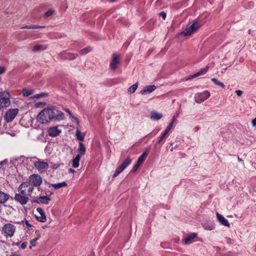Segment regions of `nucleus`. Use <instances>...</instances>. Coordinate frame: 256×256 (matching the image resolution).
I'll return each instance as SVG.
<instances>
[{
  "label": "nucleus",
  "mask_w": 256,
  "mask_h": 256,
  "mask_svg": "<svg viewBox=\"0 0 256 256\" xmlns=\"http://www.w3.org/2000/svg\"><path fill=\"white\" fill-rule=\"evenodd\" d=\"M22 93L24 96H28L34 93V90L31 89H24L22 91Z\"/></svg>",
  "instance_id": "obj_28"
},
{
  "label": "nucleus",
  "mask_w": 256,
  "mask_h": 256,
  "mask_svg": "<svg viewBox=\"0 0 256 256\" xmlns=\"http://www.w3.org/2000/svg\"><path fill=\"white\" fill-rule=\"evenodd\" d=\"M36 211L38 212V214L36 215V220L41 222H46V218L42 209L40 208H36Z\"/></svg>",
  "instance_id": "obj_13"
},
{
  "label": "nucleus",
  "mask_w": 256,
  "mask_h": 256,
  "mask_svg": "<svg viewBox=\"0 0 256 256\" xmlns=\"http://www.w3.org/2000/svg\"><path fill=\"white\" fill-rule=\"evenodd\" d=\"M168 134V133L164 132L160 136V139L158 141V143H162L163 142V140L166 138Z\"/></svg>",
  "instance_id": "obj_33"
},
{
  "label": "nucleus",
  "mask_w": 256,
  "mask_h": 256,
  "mask_svg": "<svg viewBox=\"0 0 256 256\" xmlns=\"http://www.w3.org/2000/svg\"><path fill=\"white\" fill-rule=\"evenodd\" d=\"M160 16H161L163 20H165L166 18V14L164 12H162L159 14Z\"/></svg>",
  "instance_id": "obj_41"
},
{
  "label": "nucleus",
  "mask_w": 256,
  "mask_h": 256,
  "mask_svg": "<svg viewBox=\"0 0 256 256\" xmlns=\"http://www.w3.org/2000/svg\"><path fill=\"white\" fill-rule=\"evenodd\" d=\"M172 122H170L168 126V127L166 128L165 130L164 131V132H166V133H168L170 130H171L172 126Z\"/></svg>",
  "instance_id": "obj_40"
},
{
  "label": "nucleus",
  "mask_w": 256,
  "mask_h": 256,
  "mask_svg": "<svg viewBox=\"0 0 256 256\" xmlns=\"http://www.w3.org/2000/svg\"><path fill=\"white\" fill-rule=\"evenodd\" d=\"M162 114L157 112H152L150 118L151 119L158 120H160L162 118Z\"/></svg>",
  "instance_id": "obj_23"
},
{
  "label": "nucleus",
  "mask_w": 256,
  "mask_h": 256,
  "mask_svg": "<svg viewBox=\"0 0 256 256\" xmlns=\"http://www.w3.org/2000/svg\"><path fill=\"white\" fill-rule=\"evenodd\" d=\"M80 159V154H77L76 158L72 160V166L74 168H77L79 166V162Z\"/></svg>",
  "instance_id": "obj_21"
},
{
  "label": "nucleus",
  "mask_w": 256,
  "mask_h": 256,
  "mask_svg": "<svg viewBox=\"0 0 256 256\" xmlns=\"http://www.w3.org/2000/svg\"><path fill=\"white\" fill-rule=\"evenodd\" d=\"M90 49L89 48H86L80 50L79 52L81 54H84L88 53L89 52H90Z\"/></svg>",
  "instance_id": "obj_34"
},
{
  "label": "nucleus",
  "mask_w": 256,
  "mask_h": 256,
  "mask_svg": "<svg viewBox=\"0 0 256 256\" xmlns=\"http://www.w3.org/2000/svg\"><path fill=\"white\" fill-rule=\"evenodd\" d=\"M77 56L78 54H76L66 53L65 54L64 58L70 60H73L75 59Z\"/></svg>",
  "instance_id": "obj_27"
},
{
  "label": "nucleus",
  "mask_w": 256,
  "mask_h": 256,
  "mask_svg": "<svg viewBox=\"0 0 256 256\" xmlns=\"http://www.w3.org/2000/svg\"><path fill=\"white\" fill-rule=\"evenodd\" d=\"M74 120L76 121L77 123H78V124L79 121H78V118H74Z\"/></svg>",
  "instance_id": "obj_57"
},
{
  "label": "nucleus",
  "mask_w": 256,
  "mask_h": 256,
  "mask_svg": "<svg viewBox=\"0 0 256 256\" xmlns=\"http://www.w3.org/2000/svg\"><path fill=\"white\" fill-rule=\"evenodd\" d=\"M204 228L206 230H213L215 228V226L214 224H203Z\"/></svg>",
  "instance_id": "obj_30"
},
{
  "label": "nucleus",
  "mask_w": 256,
  "mask_h": 256,
  "mask_svg": "<svg viewBox=\"0 0 256 256\" xmlns=\"http://www.w3.org/2000/svg\"><path fill=\"white\" fill-rule=\"evenodd\" d=\"M131 162V159L130 158H127L120 166L124 170Z\"/></svg>",
  "instance_id": "obj_26"
},
{
  "label": "nucleus",
  "mask_w": 256,
  "mask_h": 256,
  "mask_svg": "<svg viewBox=\"0 0 256 256\" xmlns=\"http://www.w3.org/2000/svg\"><path fill=\"white\" fill-rule=\"evenodd\" d=\"M18 190L22 194L30 196L34 190V186L30 182H26L20 184Z\"/></svg>",
  "instance_id": "obj_5"
},
{
  "label": "nucleus",
  "mask_w": 256,
  "mask_h": 256,
  "mask_svg": "<svg viewBox=\"0 0 256 256\" xmlns=\"http://www.w3.org/2000/svg\"><path fill=\"white\" fill-rule=\"evenodd\" d=\"M52 186L54 189H58L60 188L66 186H67L66 183L65 182H58L56 184H51Z\"/></svg>",
  "instance_id": "obj_22"
},
{
  "label": "nucleus",
  "mask_w": 256,
  "mask_h": 256,
  "mask_svg": "<svg viewBox=\"0 0 256 256\" xmlns=\"http://www.w3.org/2000/svg\"><path fill=\"white\" fill-rule=\"evenodd\" d=\"M5 70L6 68L4 66H0V74H4Z\"/></svg>",
  "instance_id": "obj_45"
},
{
  "label": "nucleus",
  "mask_w": 256,
  "mask_h": 256,
  "mask_svg": "<svg viewBox=\"0 0 256 256\" xmlns=\"http://www.w3.org/2000/svg\"><path fill=\"white\" fill-rule=\"evenodd\" d=\"M38 239V238H34L32 240H30V248H31L32 246H36V242Z\"/></svg>",
  "instance_id": "obj_36"
},
{
  "label": "nucleus",
  "mask_w": 256,
  "mask_h": 256,
  "mask_svg": "<svg viewBox=\"0 0 256 256\" xmlns=\"http://www.w3.org/2000/svg\"><path fill=\"white\" fill-rule=\"evenodd\" d=\"M45 26H40L38 25H31L30 29H36V28H44Z\"/></svg>",
  "instance_id": "obj_38"
},
{
  "label": "nucleus",
  "mask_w": 256,
  "mask_h": 256,
  "mask_svg": "<svg viewBox=\"0 0 256 256\" xmlns=\"http://www.w3.org/2000/svg\"><path fill=\"white\" fill-rule=\"evenodd\" d=\"M124 169L121 167L120 166H118L116 170L114 173V174L112 177L115 178L117 176L120 172H122Z\"/></svg>",
  "instance_id": "obj_32"
},
{
  "label": "nucleus",
  "mask_w": 256,
  "mask_h": 256,
  "mask_svg": "<svg viewBox=\"0 0 256 256\" xmlns=\"http://www.w3.org/2000/svg\"><path fill=\"white\" fill-rule=\"evenodd\" d=\"M16 230V227L11 223H8L4 225L2 228V234L6 238L12 237Z\"/></svg>",
  "instance_id": "obj_3"
},
{
  "label": "nucleus",
  "mask_w": 256,
  "mask_h": 256,
  "mask_svg": "<svg viewBox=\"0 0 256 256\" xmlns=\"http://www.w3.org/2000/svg\"><path fill=\"white\" fill-rule=\"evenodd\" d=\"M156 87L154 85H151L148 86H146L140 92V93L142 94H147L151 93L152 92H154L156 89Z\"/></svg>",
  "instance_id": "obj_17"
},
{
  "label": "nucleus",
  "mask_w": 256,
  "mask_h": 256,
  "mask_svg": "<svg viewBox=\"0 0 256 256\" xmlns=\"http://www.w3.org/2000/svg\"><path fill=\"white\" fill-rule=\"evenodd\" d=\"M27 246V243L26 242H22L20 245V248L22 249H24Z\"/></svg>",
  "instance_id": "obj_47"
},
{
  "label": "nucleus",
  "mask_w": 256,
  "mask_h": 256,
  "mask_svg": "<svg viewBox=\"0 0 256 256\" xmlns=\"http://www.w3.org/2000/svg\"><path fill=\"white\" fill-rule=\"evenodd\" d=\"M10 256H20V254H11Z\"/></svg>",
  "instance_id": "obj_56"
},
{
  "label": "nucleus",
  "mask_w": 256,
  "mask_h": 256,
  "mask_svg": "<svg viewBox=\"0 0 256 256\" xmlns=\"http://www.w3.org/2000/svg\"><path fill=\"white\" fill-rule=\"evenodd\" d=\"M2 204H0V213L1 212H2Z\"/></svg>",
  "instance_id": "obj_58"
},
{
  "label": "nucleus",
  "mask_w": 256,
  "mask_h": 256,
  "mask_svg": "<svg viewBox=\"0 0 256 256\" xmlns=\"http://www.w3.org/2000/svg\"><path fill=\"white\" fill-rule=\"evenodd\" d=\"M46 48V46L44 45H42V44H36L33 48V51L34 52H38L40 50H45Z\"/></svg>",
  "instance_id": "obj_24"
},
{
  "label": "nucleus",
  "mask_w": 256,
  "mask_h": 256,
  "mask_svg": "<svg viewBox=\"0 0 256 256\" xmlns=\"http://www.w3.org/2000/svg\"><path fill=\"white\" fill-rule=\"evenodd\" d=\"M65 111L70 116H72V114L70 112V111L68 109H66Z\"/></svg>",
  "instance_id": "obj_53"
},
{
  "label": "nucleus",
  "mask_w": 256,
  "mask_h": 256,
  "mask_svg": "<svg viewBox=\"0 0 256 256\" xmlns=\"http://www.w3.org/2000/svg\"><path fill=\"white\" fill-rule=\"evenodd\" d=\"M109 0L110 2H115L116 0Z\"/></svg>",
  "instance_id": "obj_59"
},
{
  "label": "nucleus",
  "mask_w": 256,
  "mask_h": 256,
  "mask_svg": "<svg viewBox=\"0 0 256 256\" xmlns=\"http://www.w3.org/2000/svg\"><path fill=\"white\" fill-rule=\"evenodd\" d=\"M26 160H30L40 173L46 172L48 168V164L47 162L41 160L36 157L27 158Z\"/></svg>",
  "instance_id": "obj_2"
},
{
  "label": "nucleus",
  "mask_w": 256,
  "mask_h": 256,
  "mask_svg": "<svg viewBox=\"0 0 256 256\" xmlns=\"http://www.w3.org/2000/svg\"><path fill=\"white\" fill-rule=\"evenodd\" d=\"M238 160L239 161H240H240H242V160H241L240 158H238Z\"/></svg>",
  "instance_id": "obj_61"
},
{
  "label": "nucleus",
  "mask_w": 256,
  "mask_h": 256,
  "mask_svg": "<svg viewBox=\"0 0 256 256\" xmlns=\"http://www.w3.org/2000/svg\"><path fill=\"white\" fill-rule=\"evenodd\" d=\"M50 200L51 199L48 196H40L36 198V200H34V202L39 204H48Z\"/></svg>",
  "instance_id": "obj_12"
},
{
  "label": "nucleus",
  "mask_w": 256,
  "mask_h": 256,
  "mask_svg": "<svg viewBox=\"0 0 256 256\" xmlns=\"http://www.w3.org/2000/svg\"><path fill=\"white\" fill-rule=\"evenodd\" d=\"M138 82L134 84L128 89V92L130 94L134 93L138 87Z\"/></svg>",
  "instance_id": "obj_25"
},
{
  "label": "nucleus",
  "mask_w": 256,
  "mask_h": 256,
  "mask_svg": "<svg viewBox=\"0 0 256 256\" xmlns=\"http://www.w3.org/2000/svg\"><path fill=\"white\" fill-rule=\"evenodd\" d=\"M178 114H175L174 116V117H173V118L172 120V121L171 122H172V124L175 122L176 118H178Z\"/></svg>",
  "instance_id": "obj_49"
},
{
  "label": "nucleus",
  "mask_w": 256,
  "mask_h": 256,
  "mask_svg": "<svg viewBox=\"0 0 256 256\" xmlns=\"http://www.w3.org/2000/svg\"><path fill=\"white\" fill-rule=\"evenodd\" d=\"M210 96V92L208 90H206L202 92L196 94L194 96V100L197 103H201L208 99Z\"/></svg>",
  "instance_id": "obj_8"
},
{
  "label": "nucleus",
  "mask_w": 256,
  "mask_h": 256,
  "mask_svg": "<svg viewBox=\"0 0 256 256\" xmlns=\"http://www.w3.org/2000/svg\"><path fill=\"white\" fill-rule=\"evenodd\" d=\"M140 164L136 162V164L133 166L132 169V172H134L137 170L138 168H139Z\"/></svg>",
  "instance_id": "obj_39"
},
{
  "label": "nucleus",
  "mask_w": 256,
  "mask_h": 256,
  "mask_svg": "<svg viewBox=\"0 0 256 256\" xmlns=\"http://www.w3.org/2000/svg\"><path fill=\"white\" fill-rule=\"evenodd\" d=\"M84 136H85L84 134L82 133L78 130H76V136L78 140H80V141H83L84 139Z\"/></svg>",
  "instance_id": "obj_29"
},
{
  "label": "nucleus",
  "mask_w": 256,
  "mask_h": 256,
  "mask_svg": "<svg viewBox=\"0 0 256 256\" xmlns=\"http://www.w3.org/2000/svg\"><path fill=\"white\" fill-rule=\"evenodd\" d=\"M54 11L52 10H50L48 11H47L44 14V16L45 18L48 17L50 16H52L54 14Z\"/></svg>",
  "instance_id": "obj_35"
},
{
  "label": "nucleus",
  "mask_w": 256,
  "mask_h": 256,
  "mask_svg": "<svg viewBox=\"0 0 256 256\" xmlns=\"http://www.w3.org/2000/svg\"><path fill=\"white\" fill-rule=\"evenodd\" d=\"M202 74V72L201 70H200L199 72L195 74L194 76H192V78H195L198 76H200V75Z\"/></svg>",
  "instance_id": "obj_42"
},
{
  "label": "nucleus",
  "mask_w": 256,
  "mask_h": 256,
  "mask_svg": "<svg viewBox=\"0 0 256 256\" xmlns=\"http://www.w3.org/2000/svg\"><path fill=\"white\" fill-rule=\"evenodd\" d=\"M14 198L16 201L19 202L22 205L26 204L29 200L28 196L22 194L20 192V193L16 194L14 196Z\"/></svg>",
  "instance_id": "obj_10"
},
{
  "label": "nucleus",
  "mask_w": 256,
  "mask_h": 256,
  "mask_svg": "<svg viewBox=\"0 0 256 256\" xmlns=\"http://www.w3.org/2000/svg\"><path fill=\"white\" fill-rule=\"evenodd\" d=\"M28 182L32 184L33 186H38L42 182V176L38 174H33L30 176Z\"/></svg>",
  "instance_id": "obj_9"
},
{
  "label": "nucleus",
  "mask_w": 256,
  "mask_h": 256,
  "mask_svg": "<svg viewBox=\"0 0 256 256\" xmlns=\"http://www.w3.org/2000/svg\"><path fill=\"white\" fill-rule=\"evenodd\" d=\"M18 112V108L9 109L4 116V120L8 122H12L15 118Z\"/></svg>",
  "instance_id": "obj_7"
},
{
  "label": "nucleus",
  "mask_w": 256,
  "mask_h": 256,
  "mask_svg": "<svg viewBox=\"0 0 256 256\" xmlns=\"http://www.w3.org/2000/svg\"><path fill=\"white\" fill-rule=\"evenodd\" d=\"M235 92L238 96H240L243 94V92L240 90H236Z\"/></svg>",
  "instance_id": "obj_43"
},
{
  "label": "nucleus",
  "mask_w": 256,
  "mask_h": 256,
  "mask_svg": "<svg viewBox=\"0 0 256 256\" xmlns=\"http://www.w3.org/2000/svg\"><path fill=\"white\" fill-rule=\"evenodd\" d=\"M211 80L216 85L220 86L223 88H224V84L223 83L219 82L216 78H212L211 79Z\"/></svg>",
  "instance_id": "obj_31"
},
{
  "label": "nucleus",
  "mask_w": 256,
  "mask_h": 256,
  "mask_svg": "<svg viewBox=\"0 0 256 256\" xmlns=\"http://www.w3.org/2000/svg\"><path fill=\"white\" fill-rule=\"evenodd\" d=\"M78 152V154H80V157H81L82 156L85 154L86 147L82 142L79 143Z\"/></svg>",
  "instance_id": "obj_19"
},
{
  "label": "nucleus",
  "mask_w": 256,
  "mask_h": 256,
  "mask_svg": "<svg viewBox=\"0 0 256 256\" xmlns=\"http://www.w3.org/2000/svg\"><path fill=\"white\" fill-rule=\"evenodd\" d=\"M252 126H255L256 125V118H254L252 122Z\"/></svg>",
  "instance_id": "obj_51"
},
{
  "label": "nucleus",
  "mask_w": 256,
  "mask_h": 256,
  "mask_svg": "<svg viewBox=\"0 0 256 256\" xmlns=\"http://www.w3.org/2000/svg\"><path fill=\"white\" fill-rule=\"evenodd\" d=\"M10 95L8 92L4 91L0 93V109L8 106L10 104Z\"/></svg>",
  "instance_id": "obj_4"
},
{
  "label": "nucleus",
  "mask_w": 256,
  "mask_h": 256,
  "mask_svg": "<svg viewBox=\"0 0 256 256\" xmlns=\"http://www.w3.org/2000/svg\"><path fill=\"white\" fill-rule=\"evenodd\" d=\"M64 118L62 112L56 108H44L42 110L37 116V120L41 124H47L51 120L60 121Z\"/></svg>",
  "instance_id": "obj_1"
},
{
  "label": "nucleus",
  "mask_w": 256,
  "mask_h": 256,
  "mask_svg": "<svg viewBox=\"0 0 256 256\" xmlns=\"http://www.w3.org/2000/svg\"><path fill=\"white\" fill-rule=\"evenodd\" d=\"M46 95H47L46 94L42 92L40 94H36L32 96V98H38L40 97L46 96Z\"/></svg>",
  "instance_id": "obj_37"
},
{
  "label": "nucleus",
  "mask_w": 256,
  "mask_h": 256,
  "mask_svg": "<svg viewBox=\"0 0 256 256\" xmlns=\"http://www.w3.org/2000/svg\"><path fill=\"white\" fill-rule=\"evenodd\" d=\"M60 166V165L58 164H53L52 166V169H56L58 168H59Z\"/></svg>",
  "instance_id": "obj_44"
},
{
  "label": "nucleus",
  "mask_w": 256,
  "mask_h": 256,
  "mask_svg": "<svg viewBox=\"0 0 256 256\" xmlns=\"http://www.w3.org/2000/svg\"><path fill=\"white\" fill-rule=\"evenodd\" d=\"M25 224L28 227H30L32 226L31 224H29L28 220L25 221Z\"/></svg>",
  "instance_id": "obj_54"
},
{
  "label": "nucleus",
  "mask_w": 256,
  "mask_h": 256,
  "mask_svg": "<svg viewBox=\"0 0 256 256\" xmlns=\"http://www.w3.org/2000/svg\"><path fill=\"white\" fill-rule=\"evenodd\" d=\"M174 148H173V147H172V148H170V150L171 152H172V151L174 150Z\"/></svg>",
  "instance_id": "obj_60"
},
{
  "label": "nucleus",
  "mask_w": 256,
  "mask_h": 256,
  "mask_svg": "<svg viewBox=\"0 0 256 256\" xmlns=\"http://www.w3.org/2000/svg\"><path fill=\"white\" fill-rule=\"evenodd\" d=\"M216 216L217 219L219 222L220 223V224L226 226H230V224L228 220L225 218H224L222 214H220L218 212H217L216 213Z\"/></svg>",
  "instance_id": "obj_15"
},
{
  "label": "nucleus",
  "mask_w": 256,
  "mask_h": 256,
  "mask_svg": "<svg viewBox=\"0 0 256 256\" xmlns=\"http://www.w3.org/2000/svg\"><path fill=\"white\" fill-rule=\"evenodd\" d=\"M7 162H8V160H7V159H6V160H2V161H1V162H0V166H3L4 164H6L7 163Z\"/></svg>",
  "instance_id": "obj_50"
},
{
  "label": "nucleus",
  "mask_w": 256,
  "mask_h": 256,
  "mask_svg": "<svg viewBox=\"0 0 256 256\" xmlns=\"http://www.w3.org/2000/svg\"><path fill=\"white\" fill-rule=\"evenodd\" d=\"M48 132L50 136L55 137L58 136L62 132V130L58 128V126H55L50 128Z\"/></svg>",
  "instance_id": "obj_14"
},
{
  "label": "nucleus",
  "mask_w": 256,
  "mask_h": 256,
  "mask_svg": "<svg viewBox=\"0 0 256 256\" xmlns=\"http://www.w3.org/2000/svg\"><path fill=\"white\" fill-rule=\"evenodd\" d=\"M120 55L116 54H112V61L110 65V68L112 70H114L117 68L120 63Z\"/></svg>",
  "instance_id": "obj_11"
},
{
  "label": "nucleus",
  "mask_w": 256,
  "mask_h": 256,
  "mask_svg": "<svg viewBox=\"0 0 256 256\" xmlns=\"http://www.w3.org/2000/svg\"><path fill=\"white\" fill-rule=\"evenodd\" d=\"M148 148L144 152L142 153V154L138 158L137 163L140 165L144 162L148 155Z\"/></svg>",
  "instance_id": "obj_20"
},
{
  "label": "nucleus",
  "mask_w": 256,
  "mask_h": 256,
  "mask_svg": "<svg viewBox=\"0 0 256 256\" xmlns=\"http://www.w3.org/2000/svg\"><path fill=\"white\" fill-rule=\"evenodd\" d=\"M24 28L30 29V26H26L21 27V29H24Z\"/></svg>",
  "instance_id": "obj_52"
},
{
  "label": "nucleus",
  "mask_w": 256,
  "mask_h": 256,
  "mask_svg": "<svg viewBox=\"0 0 256 256\" xmlns=\"http://www.w3.org/2000/svg\"><path fill=\"white\" fill-rule=\"evenodd\" d=\"M200 26L201 25L198 22L194 21L192 25L185 28L182 34L186 36H190L198 30Z\"/></svg>",
  "instance_id": "obj_6"
},
{
  "label": "nucleus",
  "mask_w": 256,
  "mask_h": 256,
  "mask_svg": "<svg viewBox=\"0 0 256 256\" xmlns=\"http://www.w3.org/2000/svg\"><path fill=\"white\" fill-rule=\"evenodd\" d=\"M208 70V67L206 66V68H202L201 70L202 72V74L206 73Z\"/></svg>",
  "instance_id": "obj_46"
},
{
  "label": "nucleus",
  "mask_w": 256,
  "mask_h": 256,
  "mask_svg": "<svg viewBox=\"0 0 256 256\" xmlns=\"http://www.w3.org/2000/svg\"><path fill=\"white\" fill-rule=\"evenodd\" d=\"M10 195L0 190V204H4L10 198Z\"/></svg>",
  "instance_id": "obj_18"
},
{
  "label": "nucleus",
  "mask_w": 256,
  "mask_h": 256,
  "mask_svg": "<svg viewBox=\"0 0 256 256\" xmlns=\"http://www.w3.org/2000/svg\"><path fill=\"white\" fill-rule=\"evenodd\" d=\"M68 172L70 173H73L75 172V170L74 169L70 168L68 170Z\"/></svg>",
  "instance_id": "obj_55"
},
{
  "label": "nucleus",
  "mask_w": 256,
  "mask_h": 256,
  "mask_svg": "<svg viewBox=\"0 0 256 256\" xmlns=\"http://www.w3.org/2000/svg\"><path fill=\"white\" fill-rule=\"evenodd\" d=\"M46 104V102H38L36 104V107H40L41 106H44Z\"/></svg>",
  "instance_id": "obj_48"
},
{
  "label": "nucleus",
  "mask_w": 256,
  "mask_h": 256,
  "mask_svg": "<svg viewBox=\"0 0 256 256\" xmlns=\"http://www.w3.org/2000/svg\"><path fill=\"white\" fill-rule=\"evenodd\" d=\"M197 236L196 233H192L186 238L182 240V242L184 244H189L193 242V240Z\"/></svg>",
  "instance_id": "obj_16"
}]
</instances>
